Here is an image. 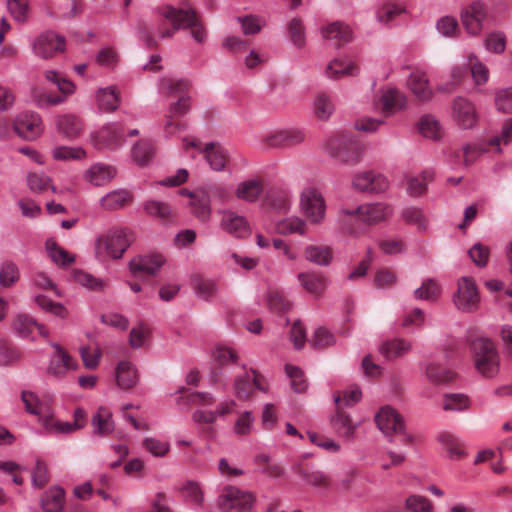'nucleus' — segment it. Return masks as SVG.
Masks as SVG:
<instances>
[{"instance_id": "obj_20", "label": "nucleus", "mask_w": 512, "mask_h": 512, "mask_svg": "<svg viewBox=\"0 0 512 512\" xmlns=\"http://www.w3.org/2000/svg\"><path fill=\"white\" fill-rule=\"evenodd\" d=\"M55 354L47 367V373L55 377H62L70 369L76 367L74 359L66 353L59 344H52Z\"/></svg>"}, {"instance_id": "obj_10", "label": "nucleus", "mask_w": 512, "mask_h": 512, "mask_svg": "<svg viewBox=\"0 0 512 512\" xmlns=\"http://www.w3.org/2000/svg\"><path fill=\"white\" fill-rule=\"evenodd\" d=\"M347 215L353 217L355 221H361L371 225L385 220L392 214V208L383 203L367 204L359 206L355 210H343Z\"/></svg>"}, {"instance_id": "obj_14", "label": "nucleus", "mask_w": 512, "mask_h": 512, "mask_svg": "<svg viewBox=\"0 0 512 512\" xmlns=\"http://www.w3.org/2000/svg\"><path fill=\"white\" fill-rule=\"evenodd\" d=\"M164 263L165 258L161 254L140 255L129 262V269L136 277L155 275Z\"/></svg>"}, {"instance_id": "obj_9", "label": "nucleus", "mask_w": 512, "mask_h": 512, "mask_svg": "<svg viewBox=\"0 0 512 512\" xmlns=\"http://www.w3.org/2000/svg\"><path fill=\"white\" fill-rule=\"evenodd\" d=\"M301 208L311 223L318 224L324 219L326 205L322 195L314 188L302 192Z\"/></svg>"}, {"instance_id": "obj_35", "label": "nucleus", "mask_w": 512, "mask_h": 512, "mask_svg": "<svg viewBox=\"0 0 512 512\" xmlns=\"http://www.w3.org/2000/svg\"><path fill=\"white\" fill-rule=\"evenodd\" d=\"M356 70V66L350 60L335 58L327 66L326 74L330 79L336 80L345 75H354Z\"/></svg>"}, {"instance_id": "obj_51", "label": "nucleus", "mask_w": 512, "mask_h": 512, "mask_svg": "<svg viewBox=\"0 0 512 512\" xmlns=\"http://www.w3.org/2000/svg\"><path fill=\"white\" fill-rule=\"evenodd\" d=\"M419 131L424 137L436 140L440 137V124L430 115L423 116L419 121Z\"/></svg>"}, {"instance_id": "obj_41", "label": "nucleus", "mask_w": 512, "mask_h": 512, "mask_svg": "<svg viewBox=\"0 0 512 512\" xmlns=\"http://www.w3.org/2000/svg\"><path fill=\"white\" fill-rule=\"evenodd\" d=\"M295 473L299 474L308 484L314 487L326 488L329 486V477L319 470H306L298 464L294 468Z\"/></svg>"}, {"instance_id": "obj_49", "label": "nucleus", "mask_w": 512, "mask_h": 512, "mask_svg": "<svg viewBox=\"0 0 512 512\" xmlns=\"http://www.w3.org/2000/svg\"><path fill=\"white\" fill-rule=\"evenodd\" d=\"M285 371L291 380V386L296 393L305 392L308 387V382L304 376L303 371L294 365L287 364Z\"/></svg>"}, {"instance_id": "obj_59", "label": "nucleus", "mask_w": 512, "mask_h": 512, "mask_svg": "<svg viewBox=\"0 0 512 512\" xmlns=\"http://www.w3.org/2000/svg\"><path fill=\"white\" fill-rule=\"evenodd\" d=\"M191 109V97L185 95L180 96L179 99L171 103L166 114L168 117L181 118L185 116Z\"/></svg>"}, {"instance_id": "obj_45", "label": "nucleus", "mask_w": 512, "mask_h": 512, "mask_svg": "<svg viewBox=\"0 0 512 512\" xmlns=\"http://www.w3.org/2000/svg\"><path fill=\"white\" fill-rule=\"evenodd\" d=\"M191 87L187 79L176 80L173 78H163L160 83V89L165 95H178L187 92Z\"/></svg>"}, {"instance_id": "obj_40", "label": "nucleus", "mask_w": 512, "mask_h": 512, "mask_svg": "<svg viewBox=\"0 0 512 512\" xmlns=\"http://www.w3.org/2000/svg\"><path fill=\"white\" fill-rule=\"evenodd\" d=\"M145 212L161 221H169L172 218V209L170 205L163 201L147 200L144 203Z\"/></svg>"}, {"instance_id": "obj_28", "label": "nucleus", "mask_w": 512, "mask_h": 512, "mask_svg": "<svg viewBox=\"0 0 512 512\" xmlns=\"http://www.w3.org/2000/svg\"><path fill=\"white\" fill-rule=\"evenodd\" d=\"M132 200L133 196L129 191L114 190L101 198L100 205L105 210H119L130 204Z\"/></svg>"}, {"instance_id": "obj_18", "label": "nucleus", "mask_w": 512, "mask_h": 512, "mask_svg": "<svg viewBox=\"0 0 512 512\" xmlns=\"http://www.w3.org/2000/svg\"><path fill=\"white\" fill-rule=\"evenodd\" d=\"M304 137V133L300 130H279L266 135L263 142L271 148H286L300 144Z\"/></svg>"}, {"instance_id": "obj_26", "label": "nucleus", "mask_w": 512, "mask_h": 512, "mask_svg": "<svg viewBox=\"0 0 512 512\" xmlns=\"http://www.w3.org/2000/svg\"><path fill=\"white\" fill-rule=\"evenodd\" d=\"M91 424L93 426V433L101 437L112 433L115 427L112 413L105 407L98 408L92 417Z\"/></svg>"}, {"instance_id": "obj_13", "label": "nucleus", "mask_w": 512, "mask_h": 512, "mask_svg": "<svg viewBox=\"0 0 512 512\" xmlns=\"http://www.w3.org/2000/svg\"><path fill=\"white\" fill-rule=\"evenodd\" d=\"M34 51L43 59H49L56 52H63L65 49V38L53 31H47L36 38L33 44Z\"/></svg>"}, {"instance_id": "obj_58", "label": "nucleus", "mask_w": 512, "mask_h": 512, "mask_svg": "<svg viewBox=\"0 0 512 512\" xmlns=\"http://www.w3.org/2000/svg\"><path fill=\"white\" fill-rule=\"evenodd\" d=\"M404 12V9L393 3H384L376 12L377 20L380 23L388 24L397 15Z\"/></svg>"}, {"instance_id": "obj_24", "label": "nucleus", "mask_w": 512, "mask_h": 512, "mask_svg": "<svg viewBox=\"0 0 512 512\" xmlns=\"http://www.w3.org/2000/svg\"><path fill=\"white\" fill-rule=\"evenodd\" d=\"M405 96L397 89H387L378 101L386 116L394 114L405 106Z\"/></svg>"}, {"instance_id": "obj_22", "label": "nucleus", "mask_w": 512, "mask_h": 512, "mask_svg": "<svg viewBox=\"0 0 512 512\" xmlns=\"http://www.w3.org/2000/svg\"><path fill=\"white\" fill-rule=\"evenodd\" d=\"M56 127L60 134L70 140L80 137L83 131L81 119L73 114L58 116L56 118Z\"/></svg>"}, {"instance_id": "obj_19", "label": "nucleus", "mask_w": 512, "mask_h": 512, "mask_svg": "<svg viewBox=\"0 0 512 512\" xmlns=\"http://www.w3.org/2000/svg\"><path fill=\"white\" fill-rule=\"evenodd\" d=\"M221 228L237 238H246L250 235L247 220L232 211H224L220 222Z\"/></svg>"}, {"instance_id": "obj_2", "label": "nucleus", "mask_w": 512, "mask_h": 512, "mask_svg": "<svg viewBox=\"0 0 512 512\" xmlns=\"http://www.w3.org/2000/svg\"><path fill=\"white\" fill-rule=\"evenodd\" d=\"M475 368L484 378H494L499 373L500 358L493 341L487 337H477L470 341Z\"/></svg>"}, {"instance_id": "obj_47", "label": "nucleus", "mask_w": 512, "mask_h": 512, "mask_svg": "<svg viewBox=\"0 0 512 512\" xmlns=\"http://www.w3.org/2000/svg\"><path fill=\"white\" fill-rule=\"evenodd\" d=\"M31 99L39 108H46L48 106L59 105L65 102L64 96H53L38 88L32 90Z\"/></svg>"}, {"instance_id": "obj_32", "label": "nucleus", "mask_w": 512, "mask_h": 512, "mask_svg": "<svg viewBox=\"0 0 512 512\" xmlns=\"http://www.w3.org/2000/svg\"><path fill=\"white\" fill-rule=\"evenodd\" d=\"M65 492L60 487H53L47 490L41 500L42 508L46 512H60L64 504Z\"/></svg>"}, {"instance_id": "obj_60", "label": "nucleus", "mask_w": 512, "mask_h": 512, "mask_svg": "<svg viewBox=\"0 0 512 512\" xmlns=\"http://www.w3.org/2000/svg\"><path fill=\"white\" fill-rule=\"evenodd\" d=\"M485 47L493 53H503L506 47V36L504 32L496 31L490 33L485 40Z\"/></svg>"}, {"instance_id": "obj_7", "label": "nucleus", "mask_w": 512, "mask_h": 512, "mask_svg": "<svg viewBox=\"0 0 512 512\" xmlns=\"http://www.w3.org/2000/svg\"><path fill=\"white\" fill-rule=\"evenodd\" d=\"M13 128L18 136L28 141L37 139L44 131L42 119L35 112H22L17 115Z\"/></svg>"}, {"instance_id": "obj_36", "label": "nucleus", "mask_w": 512, "mask_h": 512, "mask_svg": "<svg viewBox=\"0 0 512 512\" xmlns=\"http://www.w3.org/2000/svg\"><path fill=\"white\" fill-rule=\"evenodd\" d=\"M262 190L263 187L258 180H247L238 185L235 195L241 200L255 202L260 197Z\"/></svg>"}, {"instance_id": "obj_48", "label": "nucleus", "mask_w": 512, "mask_h": 512, "mask_svg": "<svg viewBox=\"0 0 512 512\" xmlns=\"http://www.w3.org/2000/svg\"><path fill=\"white\" fill-rule=\"evenodd\" d=\"M20 274L18 267L11 261H5L0 267V285L2 287H11L19 280Z\"/></svg>"}, {"instance_id": "obj_37", "label": "nucleus", "mask_w": 512, "mask_h": 512, "mask_svg": "<svg viewBox=\"0 0 512 512\" xmlns=\"http://www.w3.org/2000/svg\"><path fill=\"white\" fill-rule=\"evenodd\" d=\"M98 107L105 112L115 111L120 102L119 93L113 87L100 89L97 94Z\"/></svg>"}, {"instance_id": "obj_5", "label": "nucleus", "mask_w": 512, "mask_h": 512, "mask_svg": "<svg viewBox=\"0 0 512 512\" xmlns=\"http://www.w3.org/2000/svg\"><path fill=\"white\" fill-rule=\"evenodd\" d=\"M377 427L387 437H399L400 442L409 445L412 442L411 435L405 431V425L401 415L390 406H385L376 414Z\"/></svg>"}, {"instance_id": "obj_53", "label": "nucleus", "mask_w": 512, "mask_h": 512, "mask_svg": "<svg viewBox=\"0 0 512 512\" xmlns=\"http://www.w3.org/2000/svg\"><path fill=\"white\" fill-rule=\"evenodd\" d=\"M426 376L434 384L447 383L453 378L451 371L436 364H429L426 367Z\"/></svg>"}, {"instance_id": "obj_21", "label": "nucleus", "mask_w": 512, "mask_h": 512, "mask_svg": "<svg viewBox=\"0 0 512 512\" xmlns=\"http://www.w3.org/2000/svg\"><path fill=\"white\" fill-rule=\"evenodd\" d=\"M298 280L303 289L315 297H320L329 284L327 277L315 272H301L298 274Z\"/></svg>"}, {"instance_id": "obj_11", "label": "nucleus", "mask_w": 512, "mask_h": 512, "mask_svg": "<svg viewBox=\"0 0 512 512\" xmlns=\"http://www.w3.org/2000/svg\"><path fill=\"white\" fill-rule=\"evenodd\" d=\"M133 233L128 228L112 229L104 240L106 251L114 259H119L133 242Z\"/></svg>"}, {"instance_id": "obj_16", "label": "nucleus", "mask_w": 512, "mask_h": 512, "mask_svg": "<svg viewBox=\"0 0 512 512\" xmlns=\"http://www.w3.org/2000/svg\"><path fill=\"white\" fill-rule=\"evenodd\" d=\"M485 17V5L479 1L473 2L461 14L462 23L471 35H478L481 32Z\"/></svg>"}, {"instance_id": "obj_6", "label": "nucleus", "mask_w": 512, "mask_h": 512, "mask_svg": "<svg viewBox=\"0 0 512 512\" xmlns=\"http://www.w3.org/2000/svg\"><path fill=\"white\" fill-rule=\"evenodd\" d=\"M453 302L457 309L464 313H471L478 309L480 296L473 278L462 277L458 280Z\"/></svg>"}, {"instance_id": "obj_42", "label": "nucleus", "mask_w": 512, "mask_h": 512, "mask_svg": "<svg viewBox=\"0 0 512 512\" xmlns=\"http://www.w3.org/2000/svg\"><path fill=\"white\" fill-rule=\"evenodd\" d=\"M154 155V145L148 140L137 142L132 149L133 160L140 166L146 165Z\"/></svg>"}, {"instance_id": "obj_57", "label": "nucleus", "mask_w": 512, "mask_h": 512, "mask_svg": "<svg viewBox=\"0 0 512 512\" xmlns=\"http://www.w3.org/2000/svg\"><path fill=\"white\" fill-rule=\"evenodd\" d=\"M277 229L280 233L286 234V233H299L301 235L305 234L306 232V222L303 219L300 218H288L283 221H281Z\"/></svg>"}, {"instance_id": "obj_44", "label": "nucleus", "mask_w": 512, "mask_h": 512, "mask_svg": "<svg viewBox=\"0 0 512 512\" xmlns=\"http://www.w3.org/2000/svg\"><path fill=\"white\" fill-rule=\"evenodd\" d=\"M192 285L196 294L205 300H209L217 292V285L213 280L198 275L192 278Z\"/></svg>"}, {"instance_id": "obj_31", "label": "nucleus", "mask_w": 512, "mask_h": 512, "mask_svg": "<svg viewBox=\"0 0 512 512\" xmlns=\"http://www.w3.org/2000/svg\"><path fill=\"white\" fill-rule=\"evenodd\" d=\"M115 169L103 164H95L85 173V178L95 186H102L115 176Z\"/></svg>"}, {"instance_id": "obj_46", "label": "nucleus", "mask_w": 512, "mask_h": 512, "mask_svg": "<svg viewBox=\"0 0 512 512\" xmlns=\"http://www.w3.org/2000/svg\"><path fill=\"white\" fill-rule=\"evenodd\" d=\"M37 325V321L27 314H18L12 323V328L16 334L22 338L28 337Z\"/></svg>"}, {"instance_id": "obj_25", "label": "nucleus", "mask_w": 512, "mask_h": 512, "mask_svg": "<svg viewBox=\"0 0 512 512\" xmlns=\"http://www.w3.org/2000/svg\"><path fill=\"white\" fill-rule=\"evenodd\" d=\"M201 152L204 154L205 159L213 170L221 171L224 169L228 159V154L220 144L210 142L206 144L205 148L201 150Z\"/></svg>"}, {"instance_id": "obj_62", "label": "nucleus", "mask_w": 512, "mask_h": 512, "mask_svg": "<svg viewBox=\"0 0 512 512\" xmlns=\"http://www.w3.org/2000/svg\"><path fill=\"white\" fill-rule=\"evenodd\" d=\"M268 306L275 312H285L291 307L290 302L279 291H270L267 296Z\"/></svg>"}, {"instance_id": "obj_55", "label": "nucleus", "mask_w": 512, "mask_h": 512, "mask_svg": "<svg viewBox=\"0 0 512 512\" xmlns=\"http://www.w3.org/2000/svg\"><path fill=\"white\" fill-rule=\"evenodd\" d=\"M468 255L476 266L483 268L488 263L490 250L487 246L478 242L469 249Z\"/></svg>"}, {"instance_id": "obj_29", "label": "nucleus", "mask_w": 512, "mask_h": 512, "mask_svg": "<svg viewBox=\"0 0 512 512\" xmlns=\"http://www.w3.org/2000/svg\"><path fill=\"white\" fill-rule=\"evenodd\" d=\"M408 86L413 94L421 101L431 98L432 90L426 75L421 71H414L408 79Z\"/></svg>"}, {"instance_id": "obj_64", "label": "nucleus", "mask_w": 512, "mask_h": 512, "mask_svg": "<svg viewBox=\"0 0 512 512\" xmlns=\"http://www.w3.org/2000/svg\"><path fill=\"white\" fill-rule=\"evenodd\" d=\"M406 507L413 512H431V502L420 495H412L406 500Z\"/></svg>"}, {"instance_id": "obj_38", "label": "nucleus", "mask_w": 512, "mask_h": 512, "mask_svg": "<svg viewBox=\"0 0 512 512\" xmlns=\"http://www.w3.org/2000/svg\"><path fill=\"white\" fill-rule=\"evenodd\" d=\"M252 373L253 377L245 373L243 376L236 378L234 390L239 399H247L252 393L254 386L261 389L257 382L256 371L252 370Z\"/></svg>"}, {"instance_id": "obj_33", "label": "nucleus", "mask_w": 512, "mask_h": 512, "mask_svg": "<svg viewBox=\"0 0 512 512\" xmlns=\"http://www.w3.org/2000/svg\"><path fill=\"white\" fill-rule=\"evenodd\" d=\"M138 380L137 372L128 361H121L116 369V381L120 388L130 389Z\"/></svg>"}, {"instance_id": "obj_4", "label": "nucleus", "mask_w": 512, "mask_h": 512, "mask_svg": "<svg viewBox=\"0 0 512 512\" xmlns=\"http://www.w3.org/2000/svg\"><path fill=\"white\" fill-rule=\"evenodd\" d=\"M255 501V496L251 492L227 485L218 495L215 506L222 512H229L233 509L238 512H250Z\"/></svg>"}, {"instance_id": "obj_8", "label": "nucleus", "mask_w": 512, "mask_h": 512, "mask_svg": "<svg viewBox=\"0 0 512 512\" xmlns=\"http://www.w3.org/2000/svg\"><path fill=\"white\" fill-rule=\"evenodd\" d=\"M97 149H115L125 141L124 129L119 123H109L92 135Z\"/></svg>"}, {"instance_id": "obj_61", "label": "nucleus", "mask_w": 512, "mask_h": 512, "mask_svg": "<svg viewBox=\"0 0 512 512\" xmlns=\"http://www.w3.org/2000/svg\"><path fill=\"white\" fill-rule=\"evenodd\" d=\"M402 219L410 225H416L418 228L426 227V218L421 209L417 207H407L402 211Z\"/></svg>"}, {"instance_id": "obj_63", "label": "nucleus", "mask_w": 512, "mask_h": 512, "mask_svg": "<svg viewBox=\"0 0 512 512\" xmlns=\"http://www.w3.org/2000/svg\"><path fill=\"white\" fill-rule=\"evenodd\" d=\"M182 493L186 500L199 506L202 505L204 500L203 492L197 482L187 481L182 487Z\"/></svg>"}, {"instance_id": "obj_39", "label": "nucleus", "mask_w": 512, "mask_h": 512, "mask_svg": "<svg viewBox=\"0 0 512 512\" xmlns=\"http://www.w3.org/2000/svg\"><path fill=\"white\" fill-rule=\"evenodd\" d=\"M46 250L51 260L59 266H68L75 261V257L67 250L58 246L53 240L46 241Z\"/></svg>"}, {"instance_id": "obj_3", "label": "nucleus", "mask_w": 512, "mask_h": 512, "mask_svg": "<svg viewBox=\"0 0 512 512\" xmlns=\"http://www.w3.org/2000/svg\"><path fill=\"white\" fill-rule=\"evenodd\" d=\"M328 154L337 161L344 164H356L363 155V145L346 135L330 137L325 145Z\"/></svg>"}, {"instance_id": "obj_43", "label": "nucleus", "mask_w": 512, "mask_h": 512, "mask_svg": "<svg viewBox=\"0 0 512 512\" xmlns=\"http://www.w3.org/2000/svg\"><path fill=\"white\" fill-rule=\"evenodd\" d=\"M441 295V288L435 280L425 279L422 285L414 291V296L419 300L435 301Z\"/></svg>"}, {"instance_id": "obj_30", "label": "nucleus", "mask_w": 512, "mask_h": 512, "mask_svg": "<svg viewBox=\"0 0 512 512\" xmlns=\"http://www.w3.org/2000/svg\"><path fill=\"white\" fill-rule=\"evenodd\" d=\"M305 259L318 266H328L333 260V251L329 246L308 245L304 250Z\"/></svg>"}, {"instance_id": "obj_15", "label": "nucleus", "mask_w": 512, "mask_h": 512, "mask_svg": "<svg viewBox=\"0 0 512 512\" xmlns=\"http://www.w3.org/2000/svg\"><path fill=\"white\" fill-rule=\"evenodd\" d=\"M453 119L463 129H471L477 123L474 105L467 99L458 97L453 102Z\"/></svg>"}, {"instance_id": "obj_17", "label": "nucleus", "mask_w": 512, "mask_h": 512, "mask_svg": "<svg viewBox=\"0 0 512 512\" xmlns=\"http://www.w3.org/2000/svg\"><path fill=\"white\" fill-rule=\"evenodd\" d=\"M353 186L361 192L380 193L388 188V181L381 174L361 172L355 175Z\"/></svg>"}, {"instance_id": "obj_50", "label": "nucleus", "mask_w": 512, "mask_h": 512, "mask_svg": "<svg viewBox=\"0 0 512 512\" xmlns=\"http://www.w3.org/2000/svg\"><path fill=\"white\" fill-rule=\"evenodd\" d=\"M440 443L445 447L451 459H461L465 456L459 441L451 434L443 433L438 437Z\"/></svg>"}, {"instance_id": "obj_56", "label": "nucleus", "mask_w": 512, "mask_h": 512, "mask_svg": "<svg viewBox=\"0 0 512 512\" xmlns=\"http://www.w3.org/2000/svg\"><path fill=\"white\" fill-rule=\"evenodd\" d=\"M19 350L10 343L0 341V365H10L20 360Z\"/></svg>"}, {"instance_id": "obj_34", "label": "nucleus", "mask_w": 512, "mask_h": 512, "mask_svg": "<svg viewBox=\"0 0 512 512\" xmlns=\"http://www.w3.org/2000/svg\"><path fill=\"white\" fill-rule=\"evenodd\" d=\"M191 213L201 222H207L211 216L209 195L200 191L198 196H193L190 201Z\"/></svg>"}, {"instance_id": "obj_52", "label": "nucleus", "mask_w": 512, "mask_h": 512, "mask_svg": "<svg viewBox=\"0 0 512 512\" xmlns=\"http://www.w3.org/2000/svg\"><path fill=\"white\" fill-rule=\"evenodd\" d=\"M469 398L464 394H445L443 409L450 411H462L469 407Z\"/></svg>"}, {"instance_id": "obj_1", "label": "nucleus", "mask_w": 512, "mask_h": 512, "mask_svg": "<svg viewBox=\"0 0 512 512\" xmlns=\"http://www.w3.org/2000/svg\"><path fill=\"white\" fill-rule=\"evenodd\" d=\"M159 15L172 24V28L162 29V24L158 27L161 38H171L175 31L191 29V36L198 43H203L206 39V31L196 11L191 8H176L172 5H165L158 8Z\"/></svg>"}, {"instance_id": "obj_12", "label": "nucleus", "mask_w": 512, "mask_h": 512, "mask_svg": "<svg viewBox=\"0 0 512 512\" xmlns=\"http://www.w3.org/2000/svg\"><path fill=\"white\" fill-rule=\"evenodd\" d=\"M334 401L337 405V409L335 414L330 418L331 426L339 437L350 441L355 437V431L359 423H353L350 415L343 410L340 396H336Z\"/></svg>"}, {"instance_id": "obj_54", "label": "nucleus", "mask_w": 512, "mask_h": 512, "mask_svg": "<svg viewBox=\"0 0 512 512\" xmlns=\"http://www.w3.org/2000/svg\"><path fill=\"white\" fill-rule=\"evenodd\" d=\"M36 304L46 312L53 313L61 318L66 317L67 311L61 303L53 302L44 295H37L34 298Z\"/></svg>"}, {"instance_id": "obj_27", "label": "nucleus", "mask_w": 512, "mask_h": 512, "mask_svg": "<svg viewBox=\"0 0 512 512\" xmlns=\"http://www.w3.org/2000/svg\"><path fill=\"white\" fill-rule=\"evenodd\" d=\"M352 35L351 28L339 21H335L322 28V36L325 39L337 40V47L350 42Z\"/></svg>"}, {"instance_id": "obj_23", "label": "nucleus", "mask_w": 512, "mask_h": 512, "mask_svg": "<svg viewBox=\"0 0 512 512\" xmlns=\"http://www.w3.org/2000/svg\"><path fill=\"white\" fill-rule=\"evenodd\" d=\"M378 350L385 359L393 360L407 354L411 350V344L405 339L396 338L383 341Z\"/></svg>"}]
</instances>
